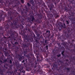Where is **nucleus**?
Wrapping results in <instances>:
<instances>
[{
	"label": "nucleus",
	"instance_id": "nucleus-1",
	"mask_svg": "<svg viewBox=\"0 0 75 75\" xmlns=\"http://www.w3.org/2000/svg\"><path fill=\"white\" fill-rule=\"evenodd\" d=\"M13 1L15 4L14 6H13L12 7L11 6V4L10 3H9V4H8L7 6V7H8V8L6 9V11H8V16L9 15L10 17L11 16V17L10 18V20L11 21H12V22L10 20L6 21L7 28H9V25L12 27L14 29V28H18L20 24H21L20 23V21L18 20V18H15V16L13 17L14 13V10H13V8H14V7L18 8V3H19V1L18 0H14Z\"/></svg>",
	"mask_w": 75,
	"mask_h": 75
},
{
	"label": "nucleus",
	"instance_id": "nucleus-2",
	"mask_svg": "<svg viewBox=\"0 0 75 75\" xmlns=\"http://www.w3.org/2000/svg\"><path fill=\"white\" fill-rule=\"evenodd\" d=\"M26 31H27V30L28 31V32L30 34V35L28 36L26 35V33H27V32L26 31H25L23 32H21V34L22 36H23L24 38H26V40H27V41H31V40H33V37H32V33H33V31L30 30V29L28 28V29L26 28Z\"/></svg>",
	"mask_w": 75,
	"mask_h": 75
},
{
	"label": "nucleus",
	"instance_id": "nucleus-3",
	"mask_svg": "<svg viewBox=\"0 0 75 75\" xmlns=\"http://www.w3.org/2000/svg\"><path fill=\"white\" fill-rule=\"evenodd\" d=\"M11 34V36L9 37V38L11 40V42L12 44H13V42H14L15 45H18L19 40H18L16 39V37H15V33L13 31H11L10 32Z\"/></svg>",
	"mask_w": 75,
	"mask_h": 75
},
{
	"label": "nucleus",
	"instance_id": "nucleus-4",
	"mask_svg": "<svg viewBox=\"0 0 75 75\" xmlns=\"http://www.w3.org/2000/svg\"><path fill=\"white\" fill-rule=\"evenodd\" d=\"M16 66L18 68V70L20 71V73H25V71L24 70L23 67L21 66L19 64H16Z\"/></svg>",
	"mask_w": 75,
	"mask_h": 75
},
{
	"label": "nucleus",
	"instance_id": "nucleus-5",
	"mask_svg": "<svg viewBox=\"0 0 75 75\" xmlns=\"http://www.w3.org/2000/svg\"><path fill=\"white\" fill-rule=\"evenodd\" d=\"M47 16L50 21L53 22L52 19H54V17L52 14L50 13V11L47 12Z\"/></svg>",
	"mask_w": 75,
	"mask_h": 75
},
{
	"label": "nucleus",
	"instance_id": "nucleus-6",
	"mask_svg": "<svg viewBox=\"0 0 75 75\" xmlns=\"http://www.w3.org/2000/svg\"><path fill=\"white\" fill-rule=\"evenodd\" d=\"M28 22L32 23L33 22L35 21V19L34 15H31L28 18Z\"/></svg>",
	"mask_w": 75,
	"mask_h": 75
},
{
	"label": "nucleus",
	"instance_id": "nucleus-7",
	"mask_svg": "<svg viewBox=\"0 0 75 75\" xmlns=\"http://www.w3.org/2000/svg\"><path fill=\"white\" fill-rule=\"evenodd\" d=\"M5 17H6V16L3 13V11H2L1 13L0 12V22L2 20L4 21Z\"/></svg>",
	"mask_w": 75,
	"mask_h": 75
},
{
	"label": "nucleus",
	"instance_id": "nucleus-8",
	"mask_svg": "<svg viewBox=\"0 0 75 75\" xmlns=\"http://www.w3.org/2000/svg\"><path fill=\"white\" fill-rule=\"evenodd\" d=\"M54 7V5L53 4H51L50 5L49 7V9L50 11H52V12L53 14H55V13L56 12V11L54 9H53V8Z\"/></svg>",
	"mask_w": 75,
	"mask_h": 75
},
{
	"label": "nucleus",
	"instance_id": "nucleus-9",
	"mask_svg": "<svg viewBox=\"0 0 75 75\" xmlns=\"http://www.w3.org/2000/svg\"><path fill=\"white\" fill-rule=\"evenodd\" d=\"M4 51L6 53L5 54L6 56H7V57H9V56H10V54H9L8 53V50H7V49L6 47L5 48H4Z\"/></svg>",
	"mask_w": 75,
	"mask_h": 75
},
{
	"label": "nucleus",
	"instance_id": "nucleus-10",
	"mask_svg": "<svg viewBox=\"0 0 75 75\" xmlns=\"http://www.w3.org/2000/svg\"><path fill=\"white\" fill-rule=\"evenodd\" d=\"M44 25L45 28L48 27V26H49V22L48 21L45 22Z\"/></svg>",
	"mask_w": 75,
	"mask_h": 75
},
{
	"label": "nucleus",
	"instance_id": "nucleus-11",
	"mask_svg": "<svg viewBox=\"0 0 75 75\" xmlns=\"http://www.w3.org/2000/svg\"><path fill=\"white\" fill-rule=\"evenodd\" d=\"M18 59L19 60V61H21L22 59V56L21 55H20V54H19L18 55Z\"/></svg>",
	"mask_w": 75,
	"mask_h": 75
},
{
	"label": "nucleus",
	"instance_id": "nucleus-12",
	"mask_svg": "<svg viewBox=\"0 0 75 75\" xmlns=\"http://www.w3.org/2000/svg\"><path fill=\"white\" fill-rule=\"evenodd\" d=\"M3 43L1 42H0V48H2V47H3ZM1 54V52H0V54Z\"/></svg>",
	"mask_w": 75,
	"mask_h": 75
},
{
	"label": "nucleus",
	"instance_id": "nucleus-13",
	"mask_svg": "<svg viewBox=\"0 0 75 75\" xmlns=\"http://www.w3.org/2000/svg\"><path fill=\"white\" fill-rule=\"evenodd\" d=\"M52 74H53L54 75H58V73L57 72L54 71H52Z\"/></svg>",
	"mask_w": 75,
	"mask_h": 75
},
{
	"label": "nucleus",
	"instance_id": "nucleus-14",
	"mask_svg": "<svg viewBox=\"0 0 75 75\" xmlns=\"http://www.w3.org/2000/svg\"><path fill=\"white\" fill-rule=\"evenodd\" d=\"M46 34L48 35V36H50L51 35V34H50V31L49 30H47L46 31Z\"/></svg>",
	"mask_w": 75,
	"mask_h": 75
},
{
	"label": "nucleus",
	"instance_id": "nucleus-15",
	"mask_svg": "<svg viewBox=\"0 0 75 75\" xmlns=\"http://www.w3.org/2000/svg\"><path fill=\"white\" fill-rule=\"evenodd\" d=\"M64 9L66 12H68V7L65 6Z\"/></svg>",
	"mask_w": 75,
	"mask_h": 75
},
{
	"label": "nucleus",
	"instance_id": "nucleus-16",
	"mask_svg": "<svg viewBox=\"0 0 75 75\" xmlns=\"http://www.w3.org/2000/svg\"><path fill=\"white\" fill-rule=\"evenodd\" d=\"M72 74H69V75H75V70H72Z\"/></svg>",
	"mask_w": 75,
	"mask_h": 75
},
{
	"label": "nucleus",
	"instance_id": "nucleus-17",
	"mask_svg": "<svg viewBox=\"0 0 75 75\" xmlns=\"http://www.w3.org/2000/svg\"><path fill=\"white\" fill-rule=\"evenodd\" d=\"M30 3L32 5L34 4V1H33V0H30Z\"/></svg>",
	"mask_w": 75,
	"mask_h": 75
},
{
	"label": "nucleus",
	"instance_id": "nucleus-18",
	"mask_svg": "<svg viewBox=\"0 0 75 75\" xmlns=\"http://www.w3.org/2000/svg\"><path fill=\"white\" fill-rule=\"evenodd\" d=\"M59 62L60 63V64H64V61H62L61 60H59Z\"/></svg>",
	"mask_w": 75,
	"mask_h": 75
},
{
	"label": "nucleus",
	"instance_id": "nucleus-19",
	"mask_svg": "<svg viewBox=\"0 0 75 75\" xmlns=\"http://www.w3.org/2000/svg\"><path fill=\"white\" fill-rule=\"evenodd\" d=\"M32 28L33 31H36V30L35 29V26H33L32 27Z\"/></svg>",
	"mask_w": 75,
	"mask_h": 75
},
{
	"label": "nucleus",
	"instance_id": "nucleus-20",
	"mask_svg": "<svg viewBox=\"0 0 75 75\" xmlns=\"http://www.w3.org/2000/svg\"><path fill=\"white\" fill-rule=\"evenodd\" d=\"M64 52H65V51L64 50H63L61 52V54L63 56H65V54H64Z\"/></svg>",
	"mask_w": 75,
	"mask_h": 75
},
{
	"label": "nucleus",
	"instance_id": "nucleus-21",
	"mask_svg": "<svg viewBox=\"0 0 75 75\" xmlns=\"http://www.w3.org/2000/svg\"><path fill=\"white\" fill-rule=\"evenodd\" d=\"M27 5L28 7H30V6H31V4H30V3H27Z\"/></svg>",
	"mask_w": 75,
	"mask_h": 75
},
{
	"label": "nucleus",
	"instance_id": "nucleus-22",
	"mask_svg": "<svg viewBox=\"0 0 75 75\" xmlns=\"http://www.w3.org/2000/svg\"><path fill=\"white\" fill-rule=\"evenodd\" d=\"M45 9H44V8H42V11H41V13H44V11H45Z\"/></svg>",
	"mask_w": 75,
	"mask_h": 75
},
{
	"label": "nucleus",
	"instance_id": "nucleus-23",
	"mask_svg": "<svg viewBox=\"0 0 75 75\" xmlns=\"http://www.w3.org/2000/svg\"><path fill=\"white\" fill-rule=\"evenodd\" d=\"M66 69L67 72H69V70H70V68H69V67L66 68Z\"/></svg>",
	"mask_w": 75,
	"mask_h": 75
},
{
	"label": "nucleus",
	"instance_id": "nucleus-24",
	"mask_svg": "<svg viewBox=\"0 0 75 75\" xmlns=\"http://www.w3.org/2000/svg\"><path fill=\"white\" fill-rule=\"evenodd\" d=\"M62 45H63V46H65V45H66L65 42H63L62 43Z\"/></svg>",
	"mask_w": 75,
	"mask_h": 75
},
{
	"label": "nucleus",
	"instance_id": "nucleus-25",
	"mask_svg": "<svg viewBox=\"0 0 75 75\" xmlns=\"http://www.w3.org/2000/svg\"><path fill=\"white\" fill-rule=\"evenodd\" d=\"M9 63L10 64H12V61L11 59L9 60Z\"/></svg>",
	"mask_w": 75,
	"mask_h": 75
},
{
	"label": "nucleus",
	"instance_id": "nucleus-26",
	"mask_svg": "<svg viewBox=\"0 0 75 75\" xmlns=\"http://www.w3.org/2000/svg\"><path fill=\"white\" fill-rule=\"evenodd\" d=\"M42 60H40V59H37V61L38 62H42Z\"/></svg>",
	"mask_w": 75,
	"mask_h": 75
},
{
	"label": "nucleus",
	"instance_id": "nucleus-27",
	"mask_svg": "<svg viewBox=\"0 0 75 75\" xmlns=\"http://www.w3.org/2000/svg\"><path fill=\"white\" fill-rule=\"evenodd\" d=\"M45 48H46V50H47L48 49V45L46 46Z\"/></svg>",
	"mask_w": 75,
	"mask_h": 75
},
{
	"label": "nucleus",
	"instance_id": "nucleus-28",
	"mask_svg": "<svg viewBox=\"0 0 75 75\" xmlns=\"http://www.w3.org/2000/svg\"><path fill=\"white\" fill-rule=\"evenodd\" d=\"M23 52L24 54H27V51H25V50H23Z\"/></svg>",
	"mask_w": 75,
	"mask_h": 75
},
{
	"label": "nucleus",
	"instance_id": "nucleus-29",
	"mask_svg": "<svg viewBox=\"0 0 75 75\" xmlns=\"http://www.w3.org/2000/svg\"><path fill=\"white\" fill-rule=\"evenodd\" d=\"M38 72H39V74H40V75H42V72L41 71H38V70H37Z\"/></svg>",
	"mask_w": 75,
	"mask_h": 75
},
{
	"label": "nucleus",
	"instance_id": "nucleus-30",
	"mask_svg": "<svg viewBox=\"0 0 75 75\" xmlns=\"http://www.w3.org/2000/svg\"><path fill=\"white\" fill-rule=\"evenodd\" d=\"M27 57L28 61H29V59H30V56L28 55L27 56Z\"/></svg>",
	"mask_w": 75,
	"mask_h": 75
},
{
	"label": "nucleus",
	"instance_id": "nucleus-31",
	"mask_svg": "<svg viewBox=\"0 0 75 75\" xmlns=\"http://www.w3.org/2000/svg\"><path fill=\"white\" fill-rule=\"evenodd\" d=\"M54 30H55V32H56V33H57V32H58V29H57V28H55L54 29Z\"/></svg>",
	"mask_w": 75,
	"mask_h": 75
},
{
	"label": "nucleus",
	"instance_id": "nucleus-32",
	"mask_svg": "<svg viewBox=\"0 0 75 75\" xmlns=\"http://www.w3.org/2000/svg\"><path fill=\"white\" fill-rule=\"evenodd\" d=\"M66 24H69V21H66Z\"/></svg>",
	"mask_w": 75,
	"mask_h": 75
},
{
	"label": "nucleus",
	"instance_id": "nucleus-33",
	"mask_svg": "<svg viewBox=\"0 0 75 75\" xmlns=\"http://www.w3.org/2000/svg\"><path fill=\"white\" fill-rule=\"evenodd\" d=\"M21 1L22 4H23V3H24V0H21Z\"/></svg>",
	"mask_w": 75,
	"mask_h": 75
},
{
	"label": "nucleus",
	"instance_id": "nucleus-34",
	"mask_svg": "<svg viewBox=\"0 0 75 75\" xmlns=\"http://www.w3.org/2000/svg\"><path fill=\"white\" fill-rule=\"evenodd\" d=\"M61 54H59L58 55H57V57H59L61 56Z\"/></svg>",
	"mask_w": 75,
	"mask_h": 75
},
{
	"label": "nucleus",
	"instance_id": "nucleus-35",
	"mask_svg": "<svg viewBox=\"0 0 75 75\" xmlns=\"http://www.w3.org/2000/svg\"><path fill=\"white\" fill-rule=\"evenodd\" d=\"M63 25H64V28H66V25H65V23H63Z\"/></svg>",
	"mask_w": 75,
	"mask_h": 75
},
{
	"label": "nucleus",
	"instance_id": "nucleus-36",
	"mask_svg": "<svg viewBox=\"0 0 75 75\" xmlns=\"http://www.w3.org/2000/svg\"><path fill=\"white\" fill-rule=\"evenodd\" d=\"M3 64V62L0 59V64Z\"/></svg>",
	"mask_w": 75,
	"mask_h": 75
},
{
	"label": "nucleus",
	"instance_id": "nucleus-37",
	"mask_svg": "<svg viewBox=\"0 0 75 75\" xmlns=\"http://www.w3.org/2000/svg\"><path fill=\"white\" fill-rule=\"evenodd\" d=\"M56 67V68H57V65L54 64L53 67Z\"/></svg>",
	"mask_w": 75,
	"mask_h": 75
},
{
	"label": "nucleus",
	"instance_id": "nucleus-38",
	"mask_svg": "<svg viewBox=\"0 0 75 75\" xmlns=\"http://www.w3.org/2000/svg\"><path fill=\"white\" fill-rule=\"evenodd\" d=\"M38 23H40L41 21L38 20H37Z\"/></svg>",
	"mask_w": 75,
	"mask_h": 75
},
{
	"label": "nucleus",
	"instance_id": "nucleus-39",
	"mask_svg": "<svg viewBox=\"0 0 75 75\" xmlns=\"http://www.w3.org/2000/svg\"><path fill=\"white\" fill-rule=\"evenodd\" d=\"M45 44H47V42H48V40H45Z\"/></svg>",
	"mask_w": 75,
	"mask_h": 75
},
{
	"label": "nucleus",
	"instance_id": "nucleus-40",
	"mask_svg": "<svg viewBox=\"0 0 75 75\" xmlns=\"http://www.w3.org/2000/svg\"><path fill=\"white\" fill-rule=\"evenodd\" d=\"M33 37L34 38H36L35 35V34L34 33L33 34Z\"/></svg>",
	"mask_w": 75,
	"mask_h": 75
},
{
	"label": "nucleus",
	"instance_id": "nucleus-41",
	"mask_svg": "<svg viewBox=\"0 0 75 75\" xmlns=\"http://www.w3.org/2000/svg\"><path fill=\"white\" fill-rule=\"evenodd\" d=\"M14 72H17V69H15L14 70Z\"/></svg>",
	"mask_w": 75,
	"mask_h": 75
},
{
	"label": "nucleus",
	"instance_id": "nucleus-42",
	"mask_svg": "<svg viewBox=\"0 0 75 75\" xmlns=\"http://www.w3.org/2000/svg\"><path fill=\"white\" fill-rule=\"evenodd\" d=\"M7 59H5L4 60V62H7Z\"/></svg>",
	"mask_w": 75,
	"mask_h": 75
},
{
	"label": "nucleus",
	"instance_id": "nucleus-43",
	"mask_svg": "<svg viewBox=\"0 0 75 75\" xmlns=\"http://www.w3.org/2000/svg\"><path fill=\"white\" fill-rule=\"evenodd\" d=\"M58 46L59 47H61V44H58Z\"/></svg>",
	"mask_w": 75,
	"mask_h": 75
},
{
	"label": "nucleus",
	"instance_id": "nucleus-44",
	"mask_svg": "<svg viewBox=\"0 0 75 75\" xmlns=\"http://www.w3.org/2000/svg\"><path fill=\"white\" fill-rule=\"evenodd\" d=\"M66 62H69V59H66Z\"/></svg>",
	"mask_w": 75,
	"mask_h": 75
},
{
	"label": "nucleus",
	"instance_id": "nucleus-45",
	"mask_svg": "<svg viewBox=\"0 0 75 75\" xmlns=\"http://www.w3.org/2000/svg\"><path fill=\"white\" fill-rule=\"evenodd\" d=\"M25 61H26V62H27L28 61H27V59H25Z\"/></svg>",
	"mask_w": 75,
	"mask_h": 75
},
{
	"label": "nucleus",
	"instance_id": "nucleus-46",
	"mask_svg": "<svg viewBox=\"0 0 75 75\" xmlns=\"http://www.w3.org/2000/svg\"><path fill=\"white\" fill-rule=\"evenodd\" d=\"M10 46H11V45L9 43L8 44V47H10Z\"/></svg>",
	"mask_w": 75,
	"mask_h": 75
},
{
	"label": "nucleus",
	"instance_id": "nucleus-47",
	"mask_svg": "<svg viewBox=\"0 0 75 75\" xmlns=\"http://www.w3.org/2000/svg\"><path fill=\"white\" fill-rule=\"evenodd\" d=\"M56 18H58V17H59V16L58 15H57L56 16Z\"/></svg>",
	"mask_w": 75,
	"mask_h": 75
},
{
	"label": "nucleus",
	"instance_id": "nucleus-48",
	"mask_svg": "<svg viewBox=\"0 0 75 75\" xmlns=\"http://www.w3.org/2000/svg\"><path fill=\"white\" fill-rule=\"evenodd\" d=\"M37 35H38V37L39 38L40 36V34H38Z\"/></svg>",
	"mask_w": 75,
	"mask_h": 75
},
{
	"label": "nucleus",
	"instance_id": "nucleus-49",
	"mask_svg": "<svg viewBox=\"0 0 75 75\" xmlns=\"http://www.w3.org/2000/svg\"><path fill=\"white\" fill-rule=\"evenodd\" d=\"M24 13H25V15H27V12H24Z\"/></svg>",
	"mask_w": 75,
	"mask_h": 75
},
{
	"label": "nucleus",
	"instance_id": "nucleus-50",
	"mask_svg": "<svg viewBox=\"0 0 75 75\" xmlns=\"http://www.w3.org/2000/svg\"><path fill=\"white\" fill-rule=\"evenodd\" d=\"M72 59H73V60H74V59H75V57H72Z\"/></svg>",
	"mask_w": 75,
	"mask_h": 75
},
{
	"label": "nucleus",
	"instance_id": "nucleus-51",
	"mask_svg": "<svg viewBox=\"0 0 75 75\" xmlns=\"http://www.w3.org/2000/svg\"><path fill=\"white\" fill-rule=\"evenodd\" d=\"M25 62V60H23V61H22V63H23V62Z\"/></svg>",
	"mask_w": 75,
	"mask_h": 75
},
{
	"label": "nucleus",
	"instance_id": "nucleus-52",
	"mask_svg": "<svg viewBox=\"0 0 75 75\" xmlns=\"http://www.w3.org/2000/svg\"><path fill=\"white\" fill-rule=\"evenodd\" d=\"M3 2L2 0H0V3H3Z\"/></svg>",
	"mask_w": 75,
	"mask_h": 75
},
{
	"label": "nucleus",
	"instance_id": "nucleus-53",
	"mask_svg": "<svg viewBox=\"0 0 75 75\" xmlns=\"http://www.w3.org/2000/svg\"><path fill=\"white\" fill-rule=\"evenodd\" d=\"M25 11H26V12H28V9H26Z\"/></svg>",
	"mask_w": 75,
	"mask_h": 75
},
{
	"label": "nucleus",
	"instance_id": "nucleus-54",
	"mask_svg": "<svg viewBox=\"0 0 75 75\" xmlns=\"http://www.w3.org/2000/svg\"><path fill=\"white\" fill-rule=\"evenodd\" d=\"M59 31H61V28L60 29V28H59Z\"/></svg>",
	"mask_w": 75,
	"mask_h": 75
},
{
	"label": "nucleus",
	"instance_id": "nucleus-55",
	"mask_svg": "<svg viewBox=\"0 0 75 75\" xmlns=\"http://www.w3.org/2000/svg\"><path fill=\"white\" fill-rule=\"evenodd\" d=\"M38 58H39V57L38 56H37V59H38Z\"/></svg>",
	"mask_w": 75,
	"mask_h": 75
},
{
	"label": "nucleus",
	"instance_id": "nucleus-56",
	"mask_svg": "<svg viewBox=\"0 0 75 75\" xmlns=\"http://www.w3.org/2000/svg\"><path fill=\"white\" fill-rule=\"evenodd\" d=\"M47 44L46 43H43V45H44V46H45V45H46Z\"/></svg>",
	"mask_w": 75,
	"mask_h": 75
},
{
	"label": "nucleus",
	"instance_id": "nucleus-57",
	"mask_svg": "<svg viewBox=\"0 0 75 75\" xmlns=\"http://www.w3.org/2000/svg\"><path fill=\"white\" fill-rule=\"evenodd\" d=\"M34 68H37V66L36 65L35 66Z\"/></svg>",
	"mask_w": 75,
	"mask_h": 75
},
{
	"label": "nucleus",
	"instance_id": "nucleus-58",
	"mask_svg": "<svg viewBox=\"0 0 75 75\" xmlns=\"http://www.w3.org/2000/svg\"><path fill=\"white\" fill-rule=\"evenodd\" d=\"M1 75H6L3 74V73H1Z\"/></svg>",
	"mask_w": 75,
	"mask_h": 75
},
{
	"label": "nucleus",
	"instance_id": "nucleus-59",
	"mask_svg": "<svg viewBox=\"0 0 75 75\" xmlns=\"http://www.w3.org/2000/svg\"><path fill=\"white\" fill-rule=\"evenodd\" d=\"M43 16L42 15H40V17H41V18H42Z\"/></svg>",
	"mask_w": 75,
	"mask_h": 75
},
{
	"label": "nucleus",
	"instance_id": "nucleus-60",
	"mask_svg": "<svg viewBox=\"0 0 75 75\" xmlns=\"http://www.w3.org/2000/svg\"><path fill=\"white\" fill-rule=\"evenodd\" d=\"M35 41H36V42H38V40H35Z\"/></svg>",
	"mask_w": 75,
	"mask_h": 75
},
{
	"label": "nucleus",
	"instance_id": "nucleus-61",
	"mask_svg": "<svg viewBox=\"0 0 75 75\" xmlns=\"http://www.w3.org/2000/svg\"><path fill=\"white\" fill-rule=\"evenodd\" d=\"M74 51H75V46L74 47Z\"/></svg>",
	"mask_w": 75,
	"mask_h": 75
},
{
	"label": "nucleus",
	"instance_id": "nucleus-62",
	"mask_svg": "<svg viewBox=\"0 0 75 75\" xmlns=\"http://www.w3.org/2000/svg\"><path fill=\"white\" fill-rule=\"evenodd\" d=\"M45 7L46 8H47V6H45Z\"/></svg>",
	"mask_w": 75,
	"mask_h": 75
},
{
	"label": "nucleus",
	"instance_id": "nucleus-63",
	"mask_svg": "<svg viewBox=\"0 0 75 75\" xmlns=\"http://www.w3.org/2000/svg\"><path fill=\"white\" fill-rule=\"evenodd\" d=\"M61 27H64V26H63V25H61Z\"/></svg>",
	"mask_w": 75,
	"mask_h": 75
},
{
	"label": "nucleus",
	"instance_id": "nucleus-64",
	"mask_svg": "<svg viewBox=\"0 0 75 75\" xmlns=\"http://www.w3.org/2000/svg\"><path fill=\"white\" fill-rule=\"evenodd\" d=\"M71 3H72V4H75V3L72 2V1L71 2Z\"/></svg>",
	"mask_w": 75,
	"mask_h": 75
}]
</instances>
